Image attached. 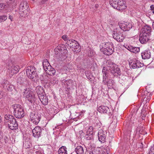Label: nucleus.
I'll list each match as a JSON object with an SVG mask.
<instances>
[{"instance_id": "f257e3e1", "label": "nucleus", "mask_w": 154, "mask_h": 154, "mask_svg": "<svg viewBox=\"0 0 154 154\" xmlns=\"http://www.w3.org/2000/svg\"><path fill=\"white\" fill-rule=\"evenodd\" d=\"M26 72L28 77L32 81L36 82L38 80V76L36 69L34 66H27L26 68Z\"/></svg>"}, {"instance_id": "f03ea898", "label": "nucleus", "mask_w": 154, "mask_h": 154, "mask_svg": "<svg viewBox=\"0 0 154 154\" xmlns=\"http://www.w3.org/2000/svg\"><path fill=\"white\" fill-rule=\"evenodd\" d=\"M100 50L105 55H109L114 51L113 44L111 42L102 43L100 45Z\"/></svg>"}, {"instance_id": "7ed1b4c3", "label": "nucleus", "mask_w": 154, "mask_h": 154, "mask_svg": "<svg viewBox=\"0 0 154 154\" xmlns=\"http://www.w3.org/2000/svg\"><path fill=\"white\" fill-rule=\"evenodd\" d=\"M109 3L114 8L121 11L125 9L126 6L123 0H110Z\"/></svg>"}, {"instance_id": "20e7f679", "label": "nucleus", "mask_w": 154, "mask_h": 154, "mask_svg": "<svg viewBox=\"0 0 154 154\" xmlns=\"http://www.w3.org/2000/svg\"><path fill=\"white\" fill-rule=\"evenodd\" d=\"M29 9L28 3L23 1L20 3L19 8V14L22 17H25L29 14Z\"/></svg>"}, {"instance_id": "39448f33", "label": "nucleus", "mask_w": 154, "mask_h": 154, "mask_svg": "<svg viewBox=\"0 0 154 154\" xmlns=\"http://www.w3.org/2000/svg\"><path fill=\"white\" fill-rule=\"evenodd\" d=\"M13 107L14 109V114L16 118L21 119L24 116V110L21 105L15 104L13 105Z\"/></svg>"}, {"instance_id": "423d86ee", "label": "nucleus", "mask_w": 154, "mask_h": 154, "mask_svg": "<svg viewBox=\"0 0 154 154\" xmlns=\"http://www.w3.org/2000/svg\"><path fill=\"white\" fill-rule=\"evenodd\" d=\"M23 95L31 103H34L36 102L37 98L35 97L34 93L29 89H24Z\"/></svg>"}, {"instance_id": "0eeeda50", "label": "nucleus", "mask_w": 154, "mask_h": 154, "mask_svg": "<svg viewBox=\"0 0 154 154\" xmlns=\"http://www.w3.org/2000/svg\"><path fill=\"white\" fill-rule=\"evenodd\" d=\"M41 115L37 112H32L30 114V119L31 122L35 125H37L41 119Z\"/></svg>"}, {"instance_id": "6e6552de", "label": "nucleus", "mask_w": 154, "mask_h": 154, "mask_svg": "<svg viewBox=\"0 0 154 154\" xmlns=\"http://www.w3.org/2000/svg\"><path fill=\"white\" fill-rule=\"evenodd\" d=\"M112 36L118 42H122L125 38V36L121 33L116 31L113 32Z\"/></svg>"}, {"instance_id": "1a4fd4ad", "label": "nucleus", "mask_w": 154, "mask_h": 154, "mask_svg": "<svg viewBox=\"0 0 154 154\" xmlns=\"http://www.w3.org/2000/svg\"><path fill=\"white\" fill-rule=\"evenodd\" d=\"M8 68V72L10 75L12 76L13 75L17 73L19 70L20 68L18 66H12L9 65L7 67Z\"/></svg>"}, {"instance_id": "9d476101", "label": "nucleus", "mask_w": 154, "mask_h": 154, "mask_svg": "<svg viewBox=\"0 0 154 154\" xmlns=\"http://www.w3.org/2000/svg\"><path fill=\"white\" fill-rule=\"evenodd\" d=\"M42 129L40 127L37 126L35 127L32 130L33 136L36 138H38L41 136Z\"/></svg>"}, {"instance_id": "9b49d317", "label": "nucleus", "mask_w": 154, "mask_h": 154, "mask_svg": "<svg viewBox=\"0 0 154 154\" xmlns=\"http://www.w3.org/2000/svg\"><path fill=\"white\" fill-rule=\"evenodd\" d=\"M120 28L123 31H128L132 27L131 24L128 22H124L119 24Z\"/></svg>"}, {"instance_id": "f8f14e48", "label": "nucleus", "mask_w": 154, "mask_h": 154, "mask_svg": "<svg viewBox=\"0 0 154 154\" xmlns=\"http://www.w3.org/2000/svg\"><path fill=\"white\" fill-rule=\"evenodd\" d=\"M62 38L64 41H67V44L68 45H70V46H72L74 48H75V47L76 48L77 45L76 43V41L73 39L69 40L67 36L66 35H63Z\"/></svg>"}, {"instance_id": "ddd939ff", "label": "nucleus", "mask_w": 154, "mask_h": 154, "mask_svg": "<svg viewBox=\"0 0 154 154\" xmlns=\"http://www.w3.org/2000/svg\"><path fill=\"white\" fill-rule=\"evenodd\" d=\"M105 132L102 130H100L98 133V140L102 143H104L106 141V135Z\"/></svg>"}, {"instance_id": "4468645a", "label": "nucleus", "mask_w": 154, "mask_h": 154, "mask_svg": "<svg viewBox=\"0 0 154 154\" xmlns=\"http://www.w3.org/2000/svg\"><path fill=\"white\" fill-rule=\"evenodd\" d=\"M151 28L149 26H144L141 29V32L140 34L144 35H147L150 36L151 35Z\"/></svg>"}, {"instance_id": "2eb2a0df", "label": "nucleus", "mask_w": 154, "mask_h": 154, "mask_svg": "<svg viewBox=\"0 0 154 154\" xmlns=\"http://www.w3.org/2000/svg\"><path fill=\"white\" fill-rule=\"evenodd\" d=\"M141 56L143 59H148L151 57V53L149 49L143 51L141 53Z\"/></svg>"}, {"instance_id": "dca6fc26", "label": "nucleus", "mask_w": 154, "mask_h": 154, "mask_svg": "<svg viewBox=\"0 0 154 154\" xmlns=\"http://www.w3.org/2000/svg\"><path fill=\"white\" fill-rule=\"evenodd\" d=\"M150 36L147 35H144L140 34L139 36V41L142 44H146L149 39Z\"/></svg>"}, {"instance_id": "f3484780", "label": "nucleus", "mask_w": 154, "mask_h": 154, "mask_svg": "<svg viewBox=\"0 0 154 154\" xmlns=\"http://www.w3.org/2000/svg\"><path fill=\"white\" fill-rule=\"evenodd\" d=\"M8 124L9 128L11 130H15L18 128V124L15 119L11 120Z\"/></svg>"}, {"instance_id": "a211bd4d", "label": "nucleus", "mask_w": 154, "mask_h": 154, "mask_svg": "<svg viewBox=\"0 0 154 154\" xmlns=\"http://www.w3.org/2000/svg\"><path fill=\"white\" fill-rule=\"evenodd\" d=\"M130 66L131 68L133 69L139 68L141 67V65L142 64L140 63L138 60L133 61L131 63H129Z\"/></svg>"}, {"instance_id": "6ab92c4d", "label": "nucleus", "mask_w": 154, "mask_h": 154, "mask_svg": "<svg viewBox=\"0 0 154 154\" xmlns=\"http://www.w3.org/2000/svg\"><path fill=\"white\" fill-rule=\"evenodd\" d=\"M38 98L43 105H46L48 103V99L45 94L39 96Z\"/></svg>"}, {"instance_id": "aec40b11", "label": "nucleus", "mask_w": 154, "mask_h": 154, "mask_svg": "<svg viewBox=\"0 0 154 154\" xmlns=\"http://www.w3.org/2000/svg\"><path fill=\"white\" fill-rule=\"evenodd\" d=\"M126 48L131 52L136 54L140 51V49L139 47H133L131 45L127 46Z\"/></svg>"}, {"instance_id": "412c9836", "label": "nucleus", "mask_w": 154, "mask_h": 154, "mask_svg": "<svg viewBox=\"0 0 154 154\" xmlns=\"http://www.w3.org/2000/svg\"><path fill=\"white\" fill-rule=\"evenodd\" d=\"M98 111L101 113H107L109 112L110 110L109 108L107 106H101L98 109Z\"/></svg>"}, {"instance_id": "4be33fe9", "label": "nucleus", "mask_w": 154, "mask_h": 154, "mask_svg": "<svg viewBox=\"0 0 154 154\" xmlns=\"http://www.w3.org/2000/svg\"><path fill=\"white\" fill-rule=\"evenodd\" d=\"M111 72L113 74L114 76L117 75H120L121 74V71L120 69L116 66H114L112 69H109Z\"/></svg>"}, {"instance_id": "5701e85b", "label": "nucleus", "mask_w": 154, "mask_h": 154, "mask_svg": "<svg viewBox=\"0 0 154 154\" xmlns=\"http://www.w3.org/2000/svg\"><path fill=\"white\" fill-rule=\"evenodd\" d=\"M102 72L103 74V83L105 85L106 82V79H107L108 76V72L106 70V69L105 67H103L102 71Z\"/></svg>"}, {"instance_id": "b1692460", "label": "nucleus", "mask_w": 154, "mask_h": 154, "mask_svg": "<svg viewBox=\"0 0 154 154\" xmlns=\"http://www.w3.org/2000/svg\"><path fill=\"white\" fill-rule=\"evenodd\" d=\"M35 90L38 94V97H39V96L45 94L43 88L41 86H37Z\"/></svg>"}, {"instance_id": "393cba45", "label": "nucleus", "mask_w": 154, "mask_h": 154, "mask_svg": "<svg viewBox=\"0 0 154 154\" xmlns=\"http://www.w3.org/2000/svg\"><path fill=\"white\" fill-rule=\"evenodd\" d=\"M45 70L47 74L50 75H54L55 73V70L51 66V68H48Z\"/></svg>"}, {"instance_id": "a878e982", "label": "nucleus", "mask_w": 154, "mask_h": 154, "mask_svg": "<svg viewBox=\"0 0 154 154\" xmlns=\"http://www.w3.org/2000/svg\"><path fill=\"white\" fill-rule=\"evenodd\" d=\"M59 154H67L66 148L65 146H62L58 150Z\"/></svg>"}, {"instance_id": "bb28decb", "label": "nucleus", "mask_w": 154, "mask_h": 154, "mask_svg": "<svg viewBox=\"0 0 154 154\" xmlns=\"http://www.w3.org/2000/svg\"><path fill=\"white\" fill-rule=\"evenodd\" d=\"M44 70L48 68H51V66L47 59H44L42 62Z\"/></svg>"}, {"instance_id": "cd10ccee", "label": "nucleus", "mask_w": 154, "mask_h": 154, "mask_svg": "<svg viewBox=\"0 0 154 154\" xmlns=\"http://www.w3.org/2000/svg\"><path fill=\"white\" fill-rule=\"evenodd\" d=\"M14 119L13 116L11 115H6L5 116V121L6 122L9 123L11 120Z\"/></svg>"}, {"instance_id": "c85d7f7f", "label": "nucleus", "mask_w": 154, "mask_h": 154, "mask_svg": "<svg viewBox=\"0 0 154 154\" xmlns=\"http://www.w3.org/2000/svg\"><path fill=\"white\" fill-rule=\"evenodd\" d=\"M144 128L142 126H138L136 130V134H142V132L143 131Z\"/></svg>"}, {"instance_id": "c756f323", "label": "nucleus", "mask_w": 154, "mask_h": 154, "mask_svg": "<svg viewBox=\"0 0 154 154\" xmlns=\"http://www.w3.org/2000/svg\"><path fill=\"white\" fill-rule=\"evenodd\" d=\"M64 46L63 45H59L54 50L55 51H57V50L60 51H62V50L63 49L65 50V51H66V50L65 49L66 48L64 47Z\"/></svg>"}, {"instance_id": "7c9ffc66", "label": "nucleus", "mask_w": 154, "mask_h": 154, "mask_svg": "<svg viewBox=\"0 0 154 154\" xmlns=\"http://www.w3.org/2000/svg\"><path fill=\"white\" fill-rule=\"evenodd\" d=\"M105 84H107L108 88H111L113 87V82L112 79H109L108 81L106 79V82Z\"/></svg>"}, {"instance_id": "2f4dec72", "label": "nucleus", "mask_w": 154, "mask_h": 154, "mask_svg": "<svg viewBox=\"0 0 154 154\" xmlns=\"http://www.w3.org/2000/svg\"><path fill=\"white\" fill-rule=\"evenodd\" d=\"M94 130V129L92 126L89 127L87 131V136L88 135V134L92 135Z\"/></svg>"}, {"instance_id": "473e14b6", "label": "nucleus", "mask_w": 154, "mask_h": 154, "mask_svg": "<svg viewBox=\"0 0 154 154\" xmlns=\"http://www.w3.org/2000/svg\"><path fill=\"white\" fill-rule=\"evenodd\" d=\"M107 63H108L107 65L108 67L110 68L109 69H112V68L115 66V64L110 60L107 61Z\"/></svg>"}, {"instance_id": "72a5a7b5", "label": "nucleus", "mask_w": 154, "mask_h": 154, "mask_svg": "<svg viewBox=\"0 0 154 154\" xmlns=\"http://www.w3.org/2000/svg\"><path fill=\"white\" fill-rule=\"evenodd\" d=\"M84 149L81 146H78V154H83Z\"/></svg>"}, {"instance_id": "f704fd0d", "label": "nucleus", "mask_w": 154, "mask_h": 154, "mask_svg": "<svg viewBox=\"0 0 154 154\" xmlns=\"http://www.w3.org/2000/svg\"><path fill=\"white\" fill-rule=\"evenodd\" d=\"M7 16L4 14L0 15V23L4 22L7 19Z\"/></svg>"}, {"instance_id": "c9c22d12", "label": "nucleus", "mask_w": 154, "mask_h": 154, "mask_svg": "<svg viewBox=\"0 0 154 154\" xmlns=\"http://www.w3.org/2000/svg\"><path fill=\"white\" fill-rule=\"evenodd\" d=\"M25 79L23 78H19L18 79V83L21 85H23L25 82Z\"/></svg>"}, {"instance_id": "e433bc0d", "label": "nucleus", "mask_w": 154, "mask_h": 154, "mask_svg": "<svg viewBox=\"0 0 154 154\" xmlns=\"http://www.w3.org/2000/svg\"><path fill=\"white\" fill-rule=\"evenodd\" d=\"M8 7V3H0V9H3L6 7Z\"/></svg>"}, {"instance_id": "4c0bfd02", "label": "nucleus", "mask_w": 154, "mask_h": 154, "mask_svg": "<svg viewBox=\"0 0 154 154\" xmlns=\"http://www.w3.org/2000/svg\"><path fill=\"white\" fill-rule=\"evenodd\" d=\"M85 110H83L79 112L78 116V119H81L84 116V113L85 112Z\"/></svg>"}, {"instance_id": "58836bf2", "label": "nucleus", "mask_w": 154, "mask_h": 154, "mask_svg": "<svg viewBox=\"0 0 154 154\" xmlns=\"http://www.w3.org/2000/svg\"><path fill=\"white\" fill-rule=\"evenodd\" d=\"M79 137L81 139L84 137L85 133L82 131H81L79 132Z\"/></svg>"}, {"instance_id": "ea45409f", "label": "nucleus", "mask_w": 154, "mask_h": 154, "mask_svg": "<svg viewBox=\"0 0 154 154\" xmlns=\"http://www.w3.org/2000/svg\"><path fill=\"white\" fill-rule=\"evenodd\" d=\"M14 89V86L12 85H9L7 87V90L9 91H12Z\"/></svg>"}, {"instance_id": "a19ab883", "label": "nucleus", "mask_w": 154, "mask_h": 154, "mask_svg": "<svg viewBox=\"0 0 154 154\" xmlns=\"http://www.w3.org/2000/svg\"><path fill=\"white\" fill-rule=\"evenodd\" d=\"M48 0H42L40 2H39V5L42 6H44V5H43L44 4H46L47 3V1H48Z\"/></svg>"}, {"instance_id": "79ce46f5", "label": "nucleus", "mask_w": 154, "mask_h": 154, "mask_svg": "<svg viewBox=\"0 0 154 154\" xmlns=\"http://www.w3.org/2000/svg\"><path fill=\"white\" fill-rule=\"evenodd\" d=\"M100 123H97L95 124L94 125V129H98V128H100Z\"/></svg>"}, {"instance_id": "37998d69", "label": "nucleus", "mask_w": 154, "mask_h": 154, "mask_svg": "<svg viewBox=\"0 0 154 154\" xmlns=\"http://www.w3.org/2000/svg\"><path fill=\"white\" fill-rule=\"evenodd\" d=\"M88 55L90 57L93 56L94 55V54L92 51L91 50H89V51L88 52Z\"/></svg>"}, {"instance_id": "c03bdc74", "label": "nucleus", "mask_w": 154, "mask_h": 154, "mask_svg": "<svg viewBox=\"0 0 154 154\" xmlns=\"http://www.w3.org/2000/svg\"><path fill=\"white\" fill-rule=\"evenodd\" d=\"M88 135H89V136L86 137V139L87 140H91V139H92V135H90V134H89Z\"/></svg>"}, {"instance_id": "a18cd8bd", "label": "nucleus", "mask_w": 154, "mask_h": 154, "mask_svg": "<svg viewBox=\"0 0 154 154\" xmlns=\"http://www.w3.org/2000/svg\"><path fill=\"white\" fill-rule=\"evenodd\" d=\"M78 49H79V50H78V52H80V51H81V46L79 45V43L78 42Z\"/></svg>"}, {"instance_id": "49530a36", "label": "nucleus", "mask_w": 154, "mask_h": 154, "mask_svg": "<svg viewBox=\"0 0 154 154\" xmlns=\"http://www.w3.org/2000/svg\"><path fill=\"white\" fill-rule=\"evenodd\" d=\"M8 18L11 20V21H12L13 17L12 16L9 15L8 17Z\"/></svg>"}, {"instance_id": "de8ad7c7", "label": "nucleus", "mask_w": 154, "mask_h": 154, "mask_svg": "<svg viewBox=\"0 0 154 154\" xmlns=\"http://www.w3.org/2000/svg\"><path fill=\"white\" fill-rule=\"evenodd\" d=\"M150 151H154V144L152 146L150 150Z\"/></svg>"}, {"instance_id": "09e8293b", "label": "nucleus", "mask_w": 154, "mask_h": 154, "mask_svg": "<svg viewBox=\"0 0 154 154\" xmlns=\"http://www.w3.org/2000/svg\"><path fill=\"white\" fill-rule=\"evenodd\" d=\"M149 154H154V151H150V150L149 152Z\"/></svg>"}, {"instance_id": "8fccbe9b", "label": "nucleus", "mask_w": 154, "mask_h": 154, "mask_svg": "<svg viewBox=\"0 0 154 154\" xmlns=\"http://www.w3.org/2000/svg\"><path fill=\"white\" fill-rule=\"evenodd\" d=\"M29 2L31 3H33L35 2V0H29Z\"/></svg>"}, {"instance_id": "3c124183", "label": "nucleus", "mask_w": 154, "mask_h": 154, "mask_svg": "<svg viewBox=\"0 0 154 154\" xmlns=\"http://www.w3.org/2000/svg\"><path fill=\"white\" fill-rule=\"evenodd\" d=\"M98 6V5L96 4L95 5L94 7L96 9Z\"/></svg>"}, {"instance_id": "603ef678", "label": "nucleus", "mask_w": 154, "mask_h": 154, "mask_svg": "<svg viewBox=\"0 0 154 154\" xmlns=\"http://www.w3.org/2000/svg\"><path fill=\"white\" fill-rule=\"evenodd\" d=\"M2 138V135L1 134V131L0 130V140Z\"/></svg>"}, {"instance_id": "864d4df0", "label": "nucleus", "mask_w": 154, "mask_h": 154, "mask_svg": "<svg viewBox=\"0 0 154 154\" xmlns=\"http://www.w3.org/2000/svg\"><path fill=\"white\" fill-rule=\"evenodd\" d=\"M153 8H154L153 7V5H151L150 6V8H151V11H152V9H153Z\"/></svg>"}, {"instance_id": "5fc2aeb1", "label": "nucleus", "mask_w": 154, "mask_h": 154, "mask_svg": "<svg viewBox=\"0 0 154 154\" xmlns=\"http://www.w3.org/2000/svg\"><path fill=\"white\" fill-rule=\"evenodd\" d=\"M152 27L153 29L154 30V21L152 23Z\"/></svg>"}, {"instance_id": "6e6d98bb", "label": "nucleus", "mask_w": 154, "mask_h": 154, "mask_svg": "<svg viewBox=\"0 0 154 154\" xmlns=\"http://www.w3.org/2000/svg\"><path fill=\"white\" fill-rule=\"evenodd\" d=\"M152 12L154 14V8H153V9H152Z\"/></svg>"}, {"instance_id": "4d7b16f0", "label": "nucleus", "mask_w": 154, "mask_h": 154, "mask_svg": "<svg viewBox=\"0 0 154 154\" xmlns=\"http://www.w3.org/2000/svg\"><path fill=\"white\" fill-rule=\"evenodd\" d=\"M75 151L76 152V153L77 154V148H75Z\"/></svg>"}, {"instance_id": "13d9d810", "label": "nucleus", "mask_w": 154, "mask_h": 154, "mask_svg": "<svg viewBox=\"0 0 154 154\" xmlns=\"http://www.w3.org/2000/svg\"><path fill=\"white\" fill-rule=\"evenodd\" d=\"M68 82V81H66L65 82V83H66V84H67V85H69V84H67V82Z\"/></svg>"}, {"instance_id": "bf43d9fd", "label": "nucleus", "mask_w": 154, "mask_h": 154, "mask_svg": "<svg viewBox=\"0 0 154 154\" xmlns=\"http://www.w3.org/2000/svg\"><path fill=\"white\" fill-rule=\"evenodd\" d=\"M2 122L1 118V116H0V122Z\"/></svg>"}, {"instance_id": "052dcab7", "label": "nucleus", "mask_w": 154, "mask_h": 154, "mask_svg": "<svg viewBox=\"0 0 154 154\" xmlns=\"http://www.w3.org/2000/svg\"><path fill=\"white\" fill-rule=\"evenodd\" d=\"M88 78V79H89L90 81H91V78L90 77H89H89Z\"/></svg>"}, {"instance_id": "680f3d73", "label": "nucleus", "mask_w": 154, "mask_h": 154, "mask_svg": "<svg viewBox=\"0 0 154 154\" xmlns=\"http://www.w3.org/2000/svg\"><path fill=\"white\" fill-rule=\"evenodd\" d=\"M40 152H37V154H40Z\"/></svg>"}, {"instance_id": "e2e57ef3", "label": "nucleus", "mask_w": 154, "mask_h": 154, "mask_svg": "<svg viewBox=\"0 0 154 154\" xmlns=\"http://www.w3.org/2000/svg\"><path fill=\"white\" fill-rule=\"evenodd\" d=\"M1 98V97H0V98Z\"/></svg>"}]
</instances>
